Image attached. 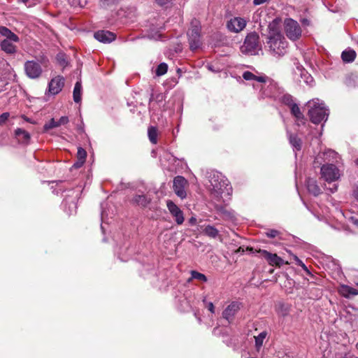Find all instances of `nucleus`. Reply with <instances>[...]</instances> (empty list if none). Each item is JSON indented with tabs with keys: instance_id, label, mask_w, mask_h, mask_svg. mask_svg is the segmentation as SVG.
<instances>
[{
	"instance_id": "nucleus-12",
	"label": "nucleus",
	"mask_w": 358,
	"mask_h": 358,
	"mask_svg": "<svg viewBox=\"0 0 358 358\" xmlns=\"http://www.w3.org/2000/svg\"><path fill=\"white\" fill-rule=\"evenodd\" d=\"M166 206L171 215L175 218L176 222L179 225L182 224L185 218L183 213L180 208L171 200L166 201Z\"/></svg>"
},
{
	"instance_id": "nucleus-42",
	"label": "nucleus",
	"mask_w": 358,
	"mask_h": 358,
	"mask_svg": "<svg viewBox=\"0 0 358 358\" xmlns=\"http://www.w3.org/2000/svg\"><path fill=\"white\" fill-rule=\"evenodd\" d=\"M203 303H206V306L208 309V310L211 313H215V307H214L213 303L212 302H206V298L203 299Z\"/></svg>"
},
{
	"instance_id": "nucleus-43",
	"label": "nucleus",
	"mask_w": 358,
	"mask_h": 358,
	"mask_svg": "<svg viewBox=\"0 0 358 358\" xmlns=\"http://www.w3.org/2000/svg\"><path fill=\"white\" fill-rule=\"evenodd\" d=\"M6 39L9 40L10 42H17L19 41L18 36L12 31L10 33L9 36L6 37Z\"/></svg>"
},
{
	"instance_id": "nucleus-48",
	"label": "nucleus",
	"mask_w": 358,
	"mask_h": 358,
	"mask_svg": "<svg viewBox=\"0 0 358 358\" xmlns=\"http://www.w3.org/2000/svg\"><path fill=\"white\" fill-rule=\"evenodd\" d=\"M157 4L160 6H164L166 4V3L169 1V0H155Z\"/></svg>"
},
{
	"instance_id": "nucleus-46",
	"label": "nucleus",
	"mask_w": 358,
	"mask_h": 358,
	"mask_svg": "<svg viewBox=\"0 0 358 358\" xmlns=\"http://www.w3.org/2000/svg\"><path fill=\"white\" fill-rule=\"evenodd\" d=\"M10 117L9 113H3L0 115V124L4 123Z\"/></svg>"
},
{
	"instance_id": "nucleus-1",
	"label": "nucleus",
	"mask_w": 358,
	"mask_h": 358,
	"mask_svg": "<svg viewBox=\"0 0 358 358\" xmlns=\"http://www.w3.org/2000/svg\"><path fill=\"white\" fill-rule=\"evenodd\" d=\"M267 44L274 57H282L287 52L288 43L280 31V20L274 19L268 27Z\"/></svg>"
},
{
	"instance_id": "nucleus-40",
	"label": "nucleus",
	"mask_w": 358,
	"mask_h": 358,
	"mask_svg": "<svg viewBox=\"0 0 358 358\" xmlns=\"http://www.w3.org/2000/svg\"><path fill=\"white\" fill-rule=\"evenodd\" d=\"M343 215L348 220V222L358 228V217L356 215H348L342 213Z\"/></svg>"
},
{
	"instance_id": "nucleus-4",
	"label": "nucleus",
	"mask_w": 358,
	"mask_h": 358,
	"mask_svg": "<svg viewBox=\"0 0 358 358\" xmlns=\"http://www.w3.org/2000/svg\"><path fill=\"white\" fill-rule=\"evenodd\" d=\"M243 54L256 55L262 51L259 36L256 32H251L247 35L243 44L241 47Z\"/></svg>"
},
{
	"instance_id": "nucleus-27",
	"label": "nucleus",
	"mask_w": 358,
	"mask_h": 358,
	"mask_svg": "<svg viewBox=\"0 0 358 358\" xmlns=\"http://www.w3.org/2000/svg\"><path fill=\"white\" fill-rule=\"evenodd\" d=\"M356 52L353 50H345L341 54V58L344 62L350 63L355 60Z\"/></svg>"
},
{
	"instance_id": "nucleus-28",
	"label": "nucleus",
	"mask_w": 358,
	"mask_h": 358,
	"mask_svg": "<svg viewBox=\"0 0 358 358\" xmlns=\"http://www.w3.org/2000/svg\"><path fill=\"white\" fill-rule=\"evenodd\" d=\"M267 335H268L267 331H263L261 333H259L257 336H255V347L258 351L263 345L264 341L266 339V338L267 337Z\"/></svg>"
},
{
	"instance_id": "nucleus-34",
	"label": "nucleus",
	"mask_w": 358,
	"mask_h": 358,
	"mask_svg": "<svg viewBox=\"0 0 358 358\" xmlns=\"http://www.w3.org/2000/svg\"><path fill=\"white\" fill-rule=\"evenodd\" d=\"M167 70L168 65L164 62L161 63L156 69V74L158 76H163L167 72Z\"/></svg>"
},
{
	"instance_id": "nucleus-47",
	"label": "nucleus",
	"mask_w": 358,
	"mask_h": 358,
	"mask_svg": "<svg viewBox=\"0 0 358 358\" xmlns=\"http://www.w3.org/2000/svg\"><path fill=\"white\" fill-rule=\"evenodd\" d=\"M268 0H253V3L256 6L261 5L268 1Z\"/></svg>"
},
{
	"instance_id": "nucleus-61",
	"label": "nucleus",
	"mask_w": 358,
	"mask_h": 358,
	"mask_svg": "<svg viewBox=\"0 0 358 358\" xmlns=\"http://www.w3.org/2000/svg\"><path fill=\"white\" fill-rule=\"evenodd\" d=\"M266 96H272L271 94H266Z\"/></svg>"
},
{
	"instance_id": "nucleus-22",
	"label": "nucleus",
	"mask_w": 358,
	"mask_h": 358,
	"mask_svg": "<svg viewBox=\"0 0 358 358\" xmlns=\"http://www.w3.org/2000/svg\"><path fill=\"white\" fill-rule=\"evenodd\" d=\"M1 48L2 50L8 54H13L16 52L15 45L9 40L4 39L1 43Z\"/></svg>"
},
{
	"instance_id": "nucleus-49",
	"label": "nucleus",
	"mask_w": 358,
	"mask_h": 358,
	"mask_svg": "<svg viewBox=\"0 0 358 358\" xmlns=\"http://www.w3.org/2000/svg\"><path fill=\"white\" fill-rule=\"evenodd\" d=\"M189 222L191 225H194L196 224V218L194 217H192L189 220Z\"/></svg>"
},
{
	"instance_id": "nucleus-19",
	"label": "nucleus",
	"mask_w": 358,
	"mask_h": 358,
	"mask_svg": "<svg viewBox=\"0 0 358 358\" xmlns=\"http://www.w3.org/2000/svg\"><path fill=\"white\" fill-rule=\"evenodd\" d=\"M15 135L18 141L21 143L27 144L30 141V134L29 132L22 129H17L15 131Z\"/></svg>"
},
{
	"instance_id": "nucleus-23",
	"label": "nucleus",
	"mask_w": 358,
	"mask_h": 358,
	"mask_svg": "<svg viewBox=\"0 0 358 358\" xmlns=\"http://www.w3.org/2000/svg\"><path fill=\"white\" fill-rule=\"evenodd\" d=\"M203 233L211 238H216L219 236V231L214 226L210 224L204 227Z\"/></svg>"
},
{
	"instance_id": "nucleus-39",
	"label": "nucleus",
	"mask_w": 358,
	"mask_h": 358,
	"mask_svg": "<svg viewBox=\"0 0 358 358\" xmlns=\"http://www.w3.org/2000/svg\"><path fill=\"white\" fill-rule=\"evenodd\" d=\"M72 6L83 8L86 6L87 0H69Z\"/></svg>"
},
{
	"instance_id": "nucleus-6",
	"label": "nucleus",
	"mask_w": 358,
	"mask_h": 358,
	"mask_svg": "<svg viewBox=\"0 0 358 358\" xmlns=\"http://www.w3.org/2000/svg\"><path fill=\"white\" fill-rule=\"evenodd\" d=\"M283 26L284 31L289 40L295 41L301 38L302 30L297 21L292 18H286Z\"/></svg>"
},
{
	"instance_id": "nucleus-7",
	"label": "nucleus",
	"mask_w": 358,
	"mask_h": 358,
	"mask_svg": "<svg viewBox=\"0 0 358 358\" xmlns=\"http://www.w3.org/2000/svg\"><path fill=\"white\" fill-rule=\"evenodd\" d=\"M320 173L322 178L329 182L337 180L341 176L338 169L331 163L322 165Z\"/></svg>"
},
{
	"instance_id": "nucleus-59",
	"label": "nucleus",
	"mask_w": 358,
	"mask_h": 358,
	"mask_svg": "<svg viewBox=\"0 0 358 358\" xmlns=\"http://www.w3.org/2000/svg\"><path fill=\"white\" fill-rule=\"evenodd\" d=\"M20 1L22 3H27L28 1V0H20Z\"/></svg>"
},
{
	"instance_id": "nucleus-53",
	"label": "nucleus",
	"mask_w": 358,
	"mask_h": 358,
	"mask_svg": "<svg viewBox=\"0 0 358 358\" xmlns=\"http://www.w3.org/2000/svg\"><path fill=\"white\" fill-rule=\"evenodd\" d=\"M337 189H338L337 185H334L333 187L330 188V192L331 193H334L337 190Z\"/></svg>"
},
{
	"instance_id": "nucleus-14",
	"label": "nucleus",
	"mask_w": 358,
	"mask_h": 358,
	"mask_svg": "<svg viewBox=\"0 0 358 358\" xmlns=\"http://www.w3.org/2000/svg\"><path fill=\"white\" fill-rule=\"evenodd\" d=\"M245 26L246 21L241 17H234L227 22L228 29L235 33L242 31Z\"/></svg>"
},
{
	"instance_id": "nucleus-18",
	"label": "nucleus",
	"mask_w": 358,
	"mask_h": 358,
	"mask_svg": "<svg viewBox=\"0 0 358 358\" xmlns=\"http://www.w3.org/2000/svg\"><path fill=\"white\" fill-rule=\"evenodd\" d=\"M334 358H358L355 356L346 345H341L336 348Z\"/></svg>"
},
{
	"instance_id": "nucleus-37",
	"label": "nucleus",
	"mask_w": 358,
	"mask_h": 358,
	"mask_svg": "<svg viewBox=\"0 0 358 358\" xmlns=\"http://www.w3.org/2000/svg\"><path fill=\"white\" fill-rule=\"evenodd\" d=\"M301 76L302 78L304 79V82L307 85H308L310 86H312L313 85V83H314L313 78L310 74H308L307 72H301Z\"/></svg>"
},
{
	"instance_id": "nucleus-35",
	"label": "nucleus",
	"mask_w": 358,
	"mask_h": 358,
	"mask_svg": "<svg viewBox=\"0 0 358 358\" xmlns=\"http://www.w3.org/2000/svg\"><path fill=\"white\" fill-rule=\"evenodd\" d=\"M163 27H161L157 31H155L154 29H150L148 37L151 39L154 40H159L161 38L162 34H160V31L162 29H163Z\"/></svg>"
},
{
	"instance_id": "nucleus-26",
	"label": "nucleus",
	"mask_w": 358,
	"mask_h": 358,
	"mask_svg": "<svg viewBox=\"0 0 358 358\" xmlns=\"http://www.w3.org/2000/svg\"><path fill=\"white\" fill-rule=\"evenodd\" d=\"M243 78L246 80H256L259 83L266 82V78L264 76H257L250 71H245L243 74Z\"/></svg>"
},
{
	"instance_id": "nucleus-16",
	"label": "nucleus",
	"mask_w": 358,
	"mask_h": 358,
	"mask_svg": "<svg viewBox=\"0 0 358 358\" xmlns=\"http://www.w3.org/2000/svg\"><path fill=\"white\" fill-rule=\"evenodd\" d=\"M322 158L327 163L338 162L340 158L338 154L332 150H328L322 153H320L316 159Z\"/></svg>"
},
{
	"instance_id": "nucleus-54",
	"label": "nucleus",
	"mask_w": 358,
	"mask_h": 358,
	"mask_svg": "<svg viewBox=\"0 0 358 358\" xmlns=\"http://www.w3.org/2000/svg\"><path fill=\"white\" fill-rule=\"evenodd\" d=\"M354 196L358 200V187L354 190L353 192Z\"/></svg>"
},
{
	"instance_id": "nucleus-13",
	"label": "nucleus",
	"mask_w": 358,
	"mask_h": 358,
	"mask_svg": "<svg viewBox=\"0 0 358 358\" xmlns=\"http://www.w3.org/2000/svg\"><path fill=\"white\" fill-rule=\"evenodd\" d=\"M242 305L238 301H233L228 305L222 312V317L228 322L233 320L236 314L241 309Z\"/></svg>"
},
{
	"instance_id": "nucleus-29",
	"label": "nucleus",
	"mask_w": 358,
	"mask_h": 358,
	"mask_svg": "<svg viewBox=\"0 0 358 358\" xmlns=\"http://www.w3.org/2000/svg\"><path fill=\"white\" fill-rule=\"evenodd\" d=\"M150 198L144 194L136 195L133 199L134 203L143 207L146 206L150 202Z\"/></svg>"
},
{
	"instance_id": "nucleus-33",
	"label": "nucleus",
	"mask_w": 358,
	"mask_h": 358,
	"mask_svg": "<svg viewBox=\"0 0 358 358\" xmlns=\"http://www.w3.org/2000/svg\"><path fill=\"white\" fill-rule=\"evenodd\" d=\"M190 273H191V279H196V280H200L201 282L207 281L206 276L203 273H201L196 271H192Z\"/></svg>"
},
{
	"instance_id": "nucleus-44",
	"label": "nucleus",
	"mask_w": 358,
	"mask_h": 358,
	"mask_svg": "<svg viewBox=\"0 0 358 358\" xmlns=\"http://www.w3.org/2000/svg\"><path fill=\"white\" fill-rule=\"evenodd\" d=\"M287 252L293 258V259L295 261L296 264L298 266H300L301 264H303V262L297 256L293 255L289 250H287Z\"/></svg>"
},
{
	"instance_id": "nucleus-50",
	"label": "nucleus",
	"mask_w": 358,
	"mask_h": 358,
	"mask_svg": "<svg viewBox=\"0 0 358 358\" xmlns=\"http://www.w3.org/2000/svg\"><path fill=\"white\" fill-rule=\"evenodd\" d=\"M300 266L303 269V271L306 272L307 274H310V271L308 270V268H307L304 263H303V264H301Z\"/></svg>"
},
{
	"instance_id": "nucleus-5",
	"label": "nucleus",
	"mask_w": 358,
	"mask_h": 358,
	"mask_svg": "<svg viewBox=\"0 0 358 358\" xmlns=\"http://www.w3.org/2000/svg\"><path fill=\"white\" fill-rule=\"evenodd\" d=\"M201 24L194 19L191 22L190 28L187 32L188 40L191 50H195L201 47Z\"/></svg>"
},
{
	"instance_id": "nucleus-21",
	"label": "nucleus",
	"mask_w": 358,
	"mask_h": 358,
	"mask_svg": "<svg viewBox=\"0 0 358 358\" xmlns=\"http://www.w3.org/2000/svg\"><path fill=\"white\" fill-rule=\"evenodd\" d=\"M73 101L76 103H80L82 99V83L81 80H79L76 82L74 86L73 92Z\"/></svg>"
},
{
	"instance_id": "nucleus-55",
	"label": "nucleus",
	"mask_w": 358,
	"mask_h": 358,
	"mask_svg": "<svg viewBox=\"0 0 358 358\" xmlns=\"http://www.w3.org/2000/svg\"><path fill=\"white\" fill-rule=\"evenodd\" d=\"M76 168H79L80 166H82L83 165H80V160L78 159V162H76L73 165Z\"/></svg>"
},
{
	"instance_id": "nucleus-62",
	"label": "nucleus",
	"mask_w": 358,
	"mask_h": 358,
	"mask_svg": "<svg viewBox=\"0 0 358 358\" xmlns=\"http://www.w3.org/2000/svg\"><path fill=\"white\" fill-rule=\"evenodd\" d=\"M356 163L358 164V159L356 160Z\"/></svg>"
},
{
	"instance_id": "nucleus-24",
	"label": "nucleus",
	"mask_w": 358,
	"mask_h": 358,
	"mask_svg": "<svg viewBox=\"0 0 358 358\" xmlns=\"http://www.w3.org/2000/svg\"><path fill=\"white\" fill-rule=\"evenodd\" d=\"M339 292L345 297H349L350 295H358V290L348 285H342Z\"/></svg>"
},
{
	"instance_id": "nucleus-2",
	"label": "nucleus",
	"mask_w": 358,
	"mask_h": 358,
	"mask_svg": "<svg viewBox=\"0 0 358 358\" xmlns=\"http://www.w3.org/2000/svg\"><path fill=\"white\" fill-rule=\"evenodd\" d=\"M209 182L212 194L216 197L222 198L230 196L232 192L229 180L220 173H213L210 176Z\"/></svg>"
},
{
	"instance_id": "nucleus-10",
	"label": "nucleus",
	"mask_w": 358,
	"mask_h": 358,
	"mask_svg": "<svg viewBox=\"0 0 358 358\" xmlns=\"http://www.w3.org/2000/svg\"><path fill=\"white\" fill-rule=\"evenodd\" d=\"M259 252L266 259L268 264L271 266H275L280 267L283 264H289L290 262L288 261H284L282 258L278 256L276 254H273L265 250H260Z\"/></svg>"
},
{
	"instance_id": "nucleus-20",
	"label": "nucleus",
	"mask_w": 358,
	"mask_h": 358,
	"mask_svg": "<svg viewBox=\"0 0 358 358\" xmlns=\"http://www.w3.org/2000/svg\"><path fill=\"white\" fill-rule=\"evenodd\" d=\"M306 186L308 191L314 196H317L321 193V189L317 185V181L313 178L307 179Z\"/></svg>"
},
{
	"instance_id": "nucleus-58",
	"label": "nucleus",
	"mask_w": 358,
	"mask_h": 358,
	"mask_svg": "<svg viewBox=\"0 0 358 358\" xmlns=\"http://www.w3.org/2000/svg\"><path fill=\"white\" fill-rule=\"evenodd\" d=\"M11 71H13V77H14V78H16V76H16L15 73L14 72V71H13V69H11Z\"/></svg>"
},
{
	"instance_id": "nucleus-45",
	"label": "nucleus",
	"mask_w": 358,
	"mask_h": 358,
	"mask_svg": "<svg viewBox=\"0 0 358 358\" xmlns=\"http://www.w3.org/2000/svg\"><path fill=\"white\" fill-rule=\"evenodd\" d=\"M10 32L11 31L5 27H0V33L6 37L8 36Z\"/></svg>"
},
{
	"instance_id": "nucleus-3",
	"label": "nucleus",
	"mask_w": 358,
	"mask_h": 358,
	"mask_svg": "<svg viewBox=\"0 0 358 358\" xmlns=\"http://www.w3.org/2000/svg\"><path fill=\"white\" fill-rule=\"evenodd\" d=\"M307 106L309 108L308 115L312 122L319 124L327 120L329 110L322 101L319 99H313L307 102Z\"/></svg>"
},
{
	"instance_id": "nucleus-41",
	"label": "nucleus",
	"mask_w": 358,
	"mask_h": 358,
	"mask_svg": "<svg viewBox=\"0 0 358 358\" xmlns=\"http://www.w3.org/2000/svg\"><path fill=\"white\" fill-rule=\"evenodd\" d=\"M280 234V232L275 229H269L266 232V236L268 238H275Z\"/></svg>"
},
{
	"instance_id": "nucleus-17",
	"label": "nucleus",
	"mask_w": 358,
	"mask_h": 358,
	"mask_svg": "<svg viewBox=\"0 0 358 358\" xmlns=\"http://www.w3.org/2000/svg\"><path fill=\"white\" fill-rule=\"evenodd\" d=\"M69 122V117L67 116H62L58 121H55L54 118H52L50 122L45 123L43 126V131L45 132L48 130L58 127L61 125H64Z\"/></svg>"
},
{
	"instance_id": "nucleus-36",
	"label": "nucleus",
	"mask_w": 358,
	"mask_h": 358,
	"mask_svg": "<svg viewBox=\"0 0 358 358\" xmlns=\"http://www.w3.org/2000/svg\"><path fill=\"white\" fill-rule=\"evenodd\" d=\"M281 100L284 104L288 106L289 108L295 103L294 102L293 97L289 94L283 95Z\"/></svg>"
},
{
	"instance_id": "nucleus-25",
	"label": "nucleus",
	"mask_w": 358,
	"mask_h": 358,
	"mask_svg": "<svg viewBox=\"0 0 358 358\" xmlns=\"http://www.w3.org/2000/svg\"><path fill=\"white\" fill-rule=\"evenodd\" d=\"M289 141L294 151H299L301 149V140L296 135L289 134Z\"/></svg>"
},
{
	"instance_id": "nucleus-31",
	"label": "nucleus",
	"mask_w": 358,
	"mask_h": 358,
	"mask_svg": "<svg viewBox=\"0 0 358 358\" xmlns=\"http://www.w3.org/2000/svg\"><path fill=\"white\" fill-rule=\"evenodd\" d=\"M148 138L150 142L153 144H156L157 142V130L154 127H150L148 130Z\"/></svg>"
},
{
	"instance_id": "nucleus-15",
	"label": "nucleus",
	"mask_w": 358,
	"mask_h": 358,
	"mask_svg": "<svg viewBox=\"0 0 358 358\" xmlns=\"http://www.w3.org/2000/svg\"><path fill=\"white\" fill-rule=\"evenodd\" d=\"M94 38L103 43H110L115 39L114 33L109 31H98L94 34Z\"/></svg>"
},
{
	"instance_id": "nucleus-8",
	"label": "nucleus",
	"mask_w": 358,
	"mask_h": 358,
	"mask_svg": "<svg viewBox=\"0 0 358 358\" xmlns=\"http://www.w3.org/2000/svg\"><path fill=\"white\" fill-rule=\"evenodd\" d=\"M26 76L31 79L38 78L43 72L41 64L34 60L27 61L24 64Z\"/></svg>"
},
{
	"instance_id": "nucleus-32",
	"label": "nucleus",
	"mask_w": 358,
	"mask_h": 358,
	"mask_svg": "<svg viewBox=\"0 0 358 358\" xmlns=\"http://www.w3.org/2000/svg\"><path fill=\"white\" fill-rule=\"evenodd\" d=\"M87 157V152L83 148H78L77 152L78 159L80 160V165H83Z\"/></svg>"
},
{
	"instance_id": "nucleus-56",
	"label": "nucleus",
	"mask_w": 358,
	"mask_h": 358,
	"mask_svg": "<svg viewBox=\"0 0 358 358\" xmlns=\"http://www.w3.org/2000/svg\"><path fill=\"white\" fill-rule=\"evenodd\" d=\"M244 252V249L242 248L241 247H240L237 250H236V252Z\"/></svg>"
},
{
	"instance_id": "nucleus-57",
	"label": "nucleus",
	"mask_w": 358,
	"mask_h": 358,
	"mask_svg": "<svg viewBox=\"0 0 358 358\" xmlns=\"http://www.w3.org/2000/svg\"><path fill=\"white\" fill-rule=\"evenodd\" d=\"M177 73L179 74V76H181V69H177Z\"/></svg>"
},
{
	"instance_id": "nucleus-11",
	"label": "nucleus",
	"mask_w": 358,
	"mask_h": 358,
	"mask_svg": "<svg viewBox=\"0 0 358 358\" xmlns=\"http://www.w3.org/2000/svg\"><path fill=\"white\" fill-rule=\"evenodd\" d=\"M64 85V78L57 76L50 81L48 83V93L52 95L59 94Z\"/></svg>"
},
{
	"instance_id": "nucleus-9",
	"label": "nucleus",
	"mask_w": 358,
	"mask_h": 358,
	"mask_svg": "<svg viewBox=\"0 0 358 358\" xmlns=\"http://www.w3.org/2000/svg\"><path fill=\"white\" fill-rule=\"evenodd\" d=\"M187 185V180L182 176H176L173 180V190L176 194L182 199L187 197L185 189Z\"/></svg>"
},
{
	"instance_id": "nucleus-63",
	"label": "nucleus",
	"mask_w": 358,
	"mask_h": 358,
	"mask_svg": "<svg viewBox=\"0 0 358 358\" xmlns=\"http://www.w3.org/2000/svg\"><path fill=\"white\" fill-rule=\"evenodd\" d=\"M357 285H358V283H357Z\"/></svg>"
},
{
	"instance_id": "nucleus-30",
	"label": "nucleus",
	"mask_w": 358,
	"mask_h": 358,
	"mask_svg": "<svg viewBox=\"0 0 358 358\" xmlns=\"http://www.w3.org/2000/svg\"><path fill=\"white\" fill-rule=\"evenodd\" d=\"M290 110L292 114L295 117L299 122H302L304 120V116L296 103L290 107Z\"/></svg>"
},
{
	"instance_id": "nucleus-60",
	"label": "nucleus",
	"mask_w": 358,
	"mask_h": 358,
	"mask_svg": "<svg viewBox=\"0 0 358 358\" xmlns=\"http://www.w3.org/2000/svg\"><path fill=\"white\" fill-rule=\"evenodd\" d=\"M23 118H24L26 121L29 122V120L28 118H27L26 117H23Z\"/></svg>"
},
{
	"instance_id": "nucleus-51",
	"label": "nucleus",
	"mask_w": 358,
	"mask_h": 358,
	"mask_svg": "<svg viewBox=\"0 0 358 358\" xmlns=\"http://www.w3.org/2000/svg\"><path fill=\"white\" fill-rule=\"evenodd\" d=\"M300 266L303 269V271L306 272L307 274H310V271L308 270V268H307L304 263H303V264H301Z\"/></svg>"
},
{
	"instance_id": "nucleus-52",
	"label": "nucleus",
	"mask_w": 358,
	"mask_h": 358,
	"mask_svg": "<svg viewBox=\"0 0 358 358\" xmlns=\"http://www.w3.org/2000/svg\"><path fill=\"white\" fill-rule=\"evenodd\" d=\"M77 129L80 133L84 132V126H83V122H82L81 125L78 126Z\"/></svg>"
},
{
	"instance_id": "nucleus-38",
	"label": "nucleus",
	"mask_w": 358,
	"mask_h": 358,
	"mask_svg": "<svg viewBox=\"0 0 358 358\" xmlns=\"http://www.w3.org/2000/svg\"><path fill=\"white\" fill-rule=\"evenodd\" d=\"M277 313L280 316H286L289 313V308L287 306L280 304L277 308Z\"/></svg>"
}]
</instances>
